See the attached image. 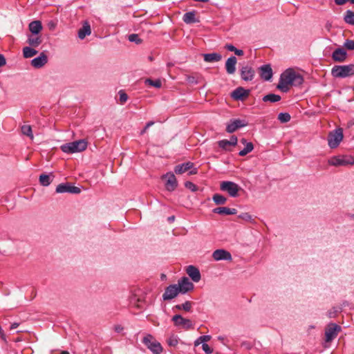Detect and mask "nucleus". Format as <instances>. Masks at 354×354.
I'll list each match as a JSON object with an SVG mask.
<instances>
[{
	"mask_svg": "<svg viewBox=\"0 0 354 354\" xmlns=\"http://www.w3.org/2000/svg\"><path fill=\"white\" fill-rule=\"evenodd\" d=\"M281 100V96L279 95L274 94V93H270L268 94L263 97V101L270 102H279Z\"/></svg>",
	"mask_w": 354,
	"mask_h": 354,
	"instance_id": "c756f323",
	"label": "nucleus"
},
{
	"mask_svg": "<svg viewBox=\"0 0 354 354\" xmlns=\"http://www.w3.org/2000/svg\"><path fill=\"white\" fill-rule=\"evenodd\" d=\"M303 82L304 78L300 73L292 68H288L281 73L277 88L281 91L287 92L289 86H299Z\"/></svg>",
	"mask_w": 354,
	"mask_h": 354,
	"instance_id": "f257e3e1",
	"label": "nucleus"
},
{
	"mask_svg": "<svg viewBox=\"0 0 354 354\" xmlns=\"http://www.w3.org/2000/svg\"><path fill=\"white\" fill-rule=\"evenodd\" d=\"M145 83L156 88H160L162 86V83L160 80H152L151 79H147L145 80Z\"/></svg>",
	"mask_w": 354,
	"mask_h": 354,
	"instance_id": "4c0bfd02",
	"label": "nucleus"
},
{
	"mask_svg": "<svg viewBox=\"0 0 354 354\" xmlns=\"http://www.w3.org/2000/svg\"><path fill=\"white\" fill-rule=\"evenodd\" d=\"M347 57L346 51L342 48L335 49L332 54V58L335 62H342L345 61Z\"/></svg>",
	"mask_w": 354,
	"mask_h": 354,
	"instance_id": "412c9836",
	"label": "nucleus"
},
{
	"mask_svg": "<svg viewBox=\"0 0 354 354\" xmlns=\"http://www.w3.org/2000/svg\"><path fill=\"white\" fill-rule=\"evenodd\" d=\"M21 133L25 135V136H27L28 137H29L31 140H33V134H32V127L29 124H24L22 127H21Z\"/></svg>",
	"mask_w": 354,
	"mask_h": 354,
	"instance_id": "2f4dec72",
	"label": "nucleus"
},
{
	"mask_svg": "<svg viewBox=\"0 0 354 354\" xmlns=\"http://www.w3.org/2000/svg\"><path fill=\"white\" fill-rule=\"evenodd\" d=\"M28 27L32 35H38L42 29V25L40 21H33L30 22Z\"/></svg>",
	"mask_w": 354,
	"mask_h": 354,
	"instance_id": "cd10ccee",
	"label": "nucleus"
},
{
	"mask_svg": "<svg viewBox=\"0 0 354 354\" xmlns=\"http://www.w3.org/2000/svg\"><path fill=\"white\" fill-rule=\"evenodd\" d=\"M344 46L348 50H354V41L347 39L345 41Z\"/></svg>",
	"mask_w": 354,
	"mask_h": 354,
	"instance_id": "a18cd8bd",
	"label": "nucleus"
},
{
	"mask_svg": "<svg viewBox=\"0 0 354 354\" xmlns=\"http://www.w3.org/2000/svg\"><path fill=\"white\" fill-rule=\"evenodd\" d=\"M181 307L183 308V310L187 312H189L192 308V303L189 301H185L183 304H181Z\"/></svg>",
	"mask_w": 354,
	"mask_h": 354,
	"instance_id": "49530a36",
	"label": "nucleus"
},
{
	"mask_svg": "<svg viewBox=\"0 0 354 354\" xmlns=\"http://www.w3.org/2000/svg\"><path fill=\"white\" fill-rule=\"evenodd\" d=\"M236 62L237 59L234 56H231L227 59L225 62V69L227 73L232 75L235 73Z\"/></svg>",
	"mask_w": 354,
	"mask_h": 354,
	"instance_id": "5701e85b",
	"label": "nucleus"
},
{
	"mask_svg": "<svg viewBox=\"0 0 354 354\" xmlns=\"http://www.w3.org/2000/svg\"><path fill=\"white\" fill-rule=\"evenodd\" d=\"M37 53V50L33 48L26 46L23 48V55L25 58H30Z\"/></svg>",
	"mask_w": 354,
	"mask_h": 354,
	"instance_id": "7c9ffc66",
	"label": "nucleus"
},
{
	"mask_svg": "<svg viewBox=\"0 0 354 354\" xmlns=\"http://www.w3.org/2000/svg\"><path fill=\"white\" fill-rule=\"evenodd\" d=\"M344 21L348 24L354 25V12L347 10L344 15Z\"/></svg>",
	"mask_w": 354,
	"mask_h": 354,
	"instance_id": "c9c22d12",
	"label": "nucleus"
},
{
	"mask_svg": "<svg viewBox=\"0 0 354 354\" xmlns=\"http://www.w3.org/2000/svg\"><path fill=\"white\" fill-rule=\"evenodd\" d=\"M249 91L243 87H238L232 93V97L236 100H241L249 95Z\"/></svg>",
	"mask_w": 354,
	"mask_h": 354,
	"instance_id": "4be33fe9",
	"label": "nucleus"
},
{
	"mask_svg": "<svg viewBox=\"0 0 354 354\" xmlns=\"http://www.w3.org/2000/svg\"><path fill=\"white\" fill-rule=\"evenodd\" d=\"M57 193H71V194H80L81 189L70 183H61L56 187Z\"/></svg>",
	"mask_w": 354,
	"mask_h": 354,
	"instance_id": "ddd939ff",
	"label": "nucleus"
},
{
	"mask_svg": "<svg viewBox=\"0 0 354 354\" xmlns=\"http://www.w3.org/2000/svg\"><path fill=\"white\" fill-rule=\"evenodd\" d=\"M51 181L52 179L50 175L43 174L39 176V183L43 186H48Z\"/></svg>",
	"mask_w": 354,
	"mask_h": 354,
	"instance_id": "72a5a7b5",
	"label": "nucleus"
},
{
	"mask_svg": "<svg viewBox=\"0 0 354 354\" xmlns=\"http://www.w3.org/2000/svg\"><path fill=\"white\" fill-rule=\"evenodd\" d=\"M86 147L87 142L84 140H79L62 145L60 148L66 153H74L83 151Z\"/></svg>",
	"mask_w": 354,
	"mask_h": 354,
	"instance_id": "7ed1b4c3",
	"label": "nucleus"
},
{
	"mask_svg": "<svg viewBox=\"0 0 354 354\" xmlns=\"http://www.w3.org/2000/svg\"><path fill=\"white\" fill-rule=\"evenodd\" d=\"M187 171H189V175L196 174L198 172L197 168L194 167V163L192 162L178 165L174 168V171L177 174H181Z\"/></svg>",
	"mask_w": 354,
	"mask_h": 354,
	"instance_id": "9d476101",
	"label": "nucleus"
},
{
	"mask_svg": "<svg viewBox=\"0 0 354 354\" xmlns=\"http://www.w3.org/2000/svg\"><path fill=\"white\" fill-rule=\"evenodd\" d=\"M342 129L338 128L330 132L328 137V145L331 149L337 147L343 139Z\"/></svg>",
	"mask_w": 354,
	"mask_h": 354,
	"instance_id": "6e6552de",
	"label": "nucleus"
},
{
	"mask_svg": "<svg viewBox=\"0 0 354 354\" xmlns=\"http://www.w3.org/2000/svg\"><path fill=\"white\" fill-rule=\"evenodd\" d=\"M261 77L265 81H269L272 77V70L270 64H265L259 68Z\"/></svg>",
	"mask_w": 354,
	"mask_h": 354,
	"instance_id": "a211bd4d",
	"label": "nucleus"
},
{
	"mask_svg": "<svg viewBox=\"0 0 354 354\" xmlns=\"http://www.w3.org/2000/svg\"><path fill=\"white\" fill-rule=\"evenodd\" d=\"M176 284H171L167 286L162 295V299L164 301L171 300L176 297L179 294Z\"/></svg>",
	"mask_w": 354,
	"mask_h": 354,
	"instance_id": "2eb2a0df",
	"label": "nucleus"
},
{
	"mask_svg": "<svg viewBox=\"0 0 354 354\" xmlns=\"http://www.w3.org/2000/svg\"><path fill=\"white\" fill-rule=\"evenodd\" d=\"M290 115L288 113H280L278 115V120L282 123L289 122L290 120Z\"/></svg>",
	"mask_w": 354,
	"mask_h": 354,
	"instance_id": "e433bc0d",
	"label": "nucleus"
},
{
	"mask_svg": "<svg viewBox=\"0 0 354 354\" xmlns=\"http://www.w3.org/2000/svg\"><path fill=\"white\" fill-rule=\"evenodd\" d=\"M185 187L192 192H196L198 189L197 186L190 181L185 182Z\"/></svg>",
	"mask_w": 354,
	"mask_h": 354,
	"instance_id": "37998d69",
	"label": "nucleus"
},
{
	"mask_svg": "<svg viewBox=\"0 0 354 354\" xmlns=\"http://www.w3.org/2000/svg\"><path fill=\"white\" fill-rule=\"evenodd\" d=\"M163 178H166L165 187L167 190L169 192L174 191L178 185L175 175L173 173H167Z\"/></svg>",
	"mask_w": 354,
	"mask_h": 354,
	"instance_id": "f3484780",
	"label": "nucleus"
},
{
	"mask_svg": "<svg viewBox=\"0 0 354 354\" xmlns=\"http://www.w3.org/2000/svg\"><path fill=\"white\" fill-rule=\"evenodd\" d=\"M342 330V328L340 326L337 325L335 323H330L327 325L325 328V338L324 346L325 348L328 347V344L330 343L333 339H335L338 333Z\"/></svg>",
	"mask_w": 354,
	"mask_h": 354,
	"instance_id": "39448f33",
	"label": "nucleus"
},
{
	"mask_svg": "<svg viewBox=\"0 0 354 354\" xmlns=\"http://www.w3.org/2000/svg\"><path fill=\"white\" fill-rule=\"evenodd\" d=\"M204 61L206 62H219L222 56L217 53H207L203 55Z\"/></svg>",
	"mask_w": 354,
	"mask_h": 354,
	"instance_id": "a878e982",
	"label": "nucleus"
},
{
	"mask_svg": "<svg viewBox=\"0 0 354 354\" xmlns=\"http://www.w3.org/2000/svg\"><path fill=\"white\" fill-rule=\"evenodd\" d=\"M174 325L184 330H189L194 328V324L189 319L183 317L180 315H175L171 318Z\"/></svg>",
	"mask_w": 354,
	"mask_h": 354,
	"instance_id": "1a4fd4ad",
	"label": "nucleus"
},
{
	"mask_svg": "<svg viewBox=\"0 0 354 354\" xmlns=\"http://www.w3.org/2000/svg\"><path fill=\"white\" fill-rule=\"evenodd\" d=\"M153 124H154V122H152V121H150V122H147V123L146 124V126L145 127V128L141 131L140 134H142H142H144V133L147 131V130L150 127H151Z\"/></svg>",
	"mask_w": 354,
	"mask_h": 354,
	"instance_id": "8fccbe9b",
	"label": "nucleus"
},
{
	"mask_svg": "<svg viewBox=\"0 0 354 354\" xmlns=\"http://www.w3.org/2000/svg\"><path fill=\"white\" fill-rule=\"evenodd\" d=\"M347 1H349V0H335V3L339 6L343 5ZM350 1L354 3V0H350Z\"/></svg>",
	"mask_w": 354,
	"mask_h": 354,
	"instance_id": "864d4df0",
	"label": "nucleus"
},
{
	"mask_svg": "<svg viewBox=\"0 0 354 354\" xmlns=\"http://www.w3.org/2000/svg\"><path fill=\"white\" fill-rule=\"evenodd\" d=\"M118 94L120 104H124L128 100L127 94L122 90L119 91Z\"/></svg>",
	"mask_w": 354,
	"mask_h": 354,
	"instance_id": "a19ab883",
	"label": "nucleus"
},
{
	"mask_svg": "<svg viewBox=\"0 0 354 354\" xmlns=\"http://www.w3.org/2000/svg\"><path fill=\"white\" fill-rule=\"evenodd\" d=\"M91 33V26L88 21H84L82 27L78 31V37L84 39Z\"/></svg>",
	"mask_w": 354,
	"mask_h": 354,
	"instance_id": "b1692460",
	"label": "nucleus"
},
{
	"mask_svg": "<svg viewBox=\"0 0 354 354\" xmlns=\"http://www.w3.org/2000/svg\"><path fill=\"white\" fill-rule=\"evenodd\" d=\"M129 40L131 42H135L136 44H140L141 39L139 38L137 34H131L129 35Z\"/></svg>",
	"mask_w": 354,
	"mask_h": 354,
	"instance_id": "79ce46f5",
	"label": "nucleus"
},
{
	"mask_svg": "<svg viewBox=\"0 0 354 354\" xmlns=\"http://www.w3.org/2000/svg\"><path fill=\"white\" fill-rule=\"evenodd\" d=\"M174 308H176V309H177V310H183V308L181 307V304L176 305V306H174Z\"/></svg>",
	"mask_w": 354,
	"mask_h": 354,
	"instance_id": "e2e57ef3",
	"label": "nucleus"
},
{
	"mask_svg": "<svg viewBox=\"0 0 354 354\" xmlns=\"http://www.w3.org/2000/svg\"><path fill=\"white\" fill-rule=\"evenodd\" d=\"M240 218H242L247 221H252V216L249 214L248 213H243L239 216Z\"/></svg>",
	"mask_w": 354,
	"mask_h": 354,
	"instance_id": "09e8293b",
	"label": "nucleus"
},
{
	"mask_svg": "<svg viewBox=\"0 0 354 354\" xmlns=\"http://www.w3.org/2000/svg\"><path fill=\"white\" fill-rule=\"evenodd\" d=\"M331 75L335 78H345L354 75V64L334 66L331 69Z\"/></svg>",
	"mask_w": 354,
	"mask_h": 354,
	"instance_id": "f03ea898",
	"label": "nucleus"
},
{
	"mask_svg": "<svg viewBox=\"0 0 354 354\" xmlns=\"http://www.w3.org/2000/svg\"><path fill=\"white\" fill-rule=\"evenodd\" d=\"M41 41L42 40L41 37L38 36L37 35H29L27 41L28 44L33 48L38 47L41 44Z\"/></svg>",
	"mask_w": 354,
	"mask_h": 354,
	"instance_id": "bb28decb",
	"label": "nucleus"
},
{
	"mask_svg": "<svg viewBox=\"0 0 354 354\" xmlns=\"http://www.w3.org/2000/svg\"><path fill=\"white\" fill-rule=\"evenodd\" d=\"M328 164L334 167H347L354 165V157L350 155H337L330 157Z\"/></svg>",
	"mask_w": 354,
	"mask_h": 354,
	"instance_id": "20e7f679",
	"label": "nucleus"
},
{
	"mask_svg": "<svg viewBox=\"0 0 354 354\" xmlns=\"http://www.w3.org/2000/svg\"><path fill=\"white\" fill-rule=\"evenodd\" d=\"M237 141H238L237 138L234 136H232L230 138V140H228V142H230V145H231L232 146L236 145Z\"/></svg>",
	"mask_w": 354,
	"mask_h": 354,
	"instance_id": "3c124183",
	"label": "nucleus"
},
{
	"mask_svg": "<svg viewBox=\"0 0 354 354\" xmlns=\"http://www.w3.org/2000/svg\"><path fill=\"white\" fill-rule=\"evenodd\" d=\"M220 189L221 191L227 192L230 196L233 198L238 196L239 192L241 189L238 184L232 181H222L220 183Z\"/></svg>",
	"mask_w": 354,
	"mask_h": 354,
	"instance_id": "0eeeda50",
	"label": "nucleus"
},
{
	"mask_svg": "<svg viewBox=\"0 0 354 354\" xmlns=\"http://www.w3.org/2000/svg\"><path fill=\"white\" fill-rule=\"evenodd\" d=\"M211 338L212 337L209 335L200 336L194 341V346H198L200 344H203V343L207 344V342H209Z\"/></svg>",
	"mask_w": 354,
	"mask_h": 354,
	"instance_id": "473e14b6",
	"label": "nucleus"
},
{
	"mask_svg": "<svg viewBox=\"0 0 354 354\" xmlns=\"http://www.w3.org/2000/svg\"><path fill=\"white\" fill-rule=\"evenodd\" d=\"M176 286L178 288V290L181 294H186L187 292L193 290L194 288L193 283L191 282L186 277H183L180 279Z\"/></svg>",
	"mask_w": 354,
	"mask_h": 354,
	"instance_id": "9b49d317",
	"label": "nucleus"
},
{
	"mask_svg": "<svg viewBox=\"0 0 354 354\" xmlns=\"http://www.w3.org/2000/svg\"><path fill=\"white\" fill-rule=\"evenodd\" d=\"M212 200L216 205H224L227 201V198L225 196L218 194H215L212 197Z\"/></svg>",
	"mask_w": 354,
	"mask_h": 354,
	"instance_id": "f704fd0d",
	"label": "nucleus"
},
{
	"mask_svg": "<svg viewBox=\"0 0 354 354\" xmlns=\"http://www.w3.org/2000/svg\"><path fill=\"white\" fill-rule=\"evenodd\" d=\"M47 62V56L44 53H41L39 56L32 59L31 65L36 68H40L44 66Z\"/></svg>",
	"mask_w": 354,
	"mask_h": 354,
	"instance_id": "aec40b11",
	"label": "nucleus"
},
{
	"mask_svg": "<svg viewBox=\"0 0 354 354\" xmlns=\"http://www.w3.org/2000/svg\"><path fill=\"white\" fill-rule=\"evenodd\" d=\"M167 344L170 346H176L178 344V337L176 335H171L167 339Z\"/></svg>",
	"mask_w": 354,
	"mask_h": 354,
	"instance_id": "58836bf2",
	"label": "nucleus"
},
{
	"mask_svg": "<svg viewBox=\"0 0 354 354\" xmlns=\"http://www.w3.org/2000/svg\"><path fill=\"white\" fill-rule=\"evenodd\" d=\"M240 142L245 145V147L239 151V156H245L254 149L253 144L251 142H247L245 138L241 139Z\"/></svg>",
	"mask_w": 354,
	"mask_h": 354,
	"instance_id": "393cba45",
	"label": "nucleus"
},
{
	"mask_svg": "<svg viewBox=\"0 0 354 354\" xmlns=\"http://www.w3.org/2000/svg\"><path fill=\"white\" fill-rule=\"evenodd\" d=\"M212 258L215 261H232V257L230 252L224 249H218L213 252Z\"/></svg>",
	"mask_w": 354,
	"mask_h": 354,
	"instance_id": "4468645a",
	"label": "nucleus"
},
{
	"mask_svg": "<svg viewBox=\"0 0 354 354\" xmlns=\"http://www.w3.org/2000/svg\"><path fill=\"white\" fill-rule=\"evenodd\" d=\"M241 77L243 81H252L254 79L255 71L249 66H243L240 70Z\"/></svg>",
	"mask_w": 354,
	"mask_h": 354,
	"instance_id": "dca6fc26",
	"label": "nucleus"
},
{
	"mask_svg": "<svg viewBox=\"0 0 354 354\" xmlns=\"http://www.w3.org/2000/svg\"><path fill=\"white\" fill-rule=\"evenodd\" d=\"M142 343L153 354H161L163 351L160 343L151 334H147L143 337Z\"/></svg>",
	"mask_w": 354,
	"mask_h": 354,
	"instance_id": "423d86ee",
	"label": "nucleus"
},
{
	"mask_svg": "<svg viewBox=\"0 0 354 354\" xmlns=\"http://www.w3.org/2000/svg\"><path fill=\"white\" fill-rule=\"evenodd\" d=\"M237 213V210L234 208L228 207V215H233Z\"/></svg>",
	"mask_w": 354,
	"mask_h": 354,
	"instance_id": "13d9d810",
	"label": "nucleus"
},
{
	"mask_svg": "<svg viewBox=\"0 0 354 354\" xmlns=\"http://www.w3.org/2000/svg\"><path fill=\"white\" fill-rule=\"evenodd\" d=\"M18 326H19V324H18V323L15 322V323H13V324H11V326H10V329H11V330L15 329V328H17L18 327Z\"/></svg>",
	"mask_w": 354,
	"mask_h": 354,
	"instance_id": "052dcab7",
	"label": "nucleus"
},
{
	"mask_svg": "<svg viewBox=\"0 0 354 354\" xmlns=\"http://www.w3.org/2000/svg\"><path fill=\"white\" fill-rule=\"evenodd\" d=\"M338 311H339V310H338V309H337V310H335V313H331V312H330V313H329V317H334L335 316V313H336L337 312H338Z\"/></svg>",
	"mask_w": 354,
	"mask_h": 354,
	"instance_id": "680f3d73",
	"label": "nucleus"
},
{
	"mask_svg": "<svg viewBox=\"0 0 354 354\" xmlns=\"http://www.w3.org/2000/svg\"><path fill=\"white\" fill-rule=\"evenodd\" d=\"M123 329H124L123 326L120 324L114 326V330L116 333H120L123 330Z\"/></svg>",
	"mask_w": 354,
	"mask_h": 354,
	"instance_id": "6e6d98bb",
	"label": "nucleus"
},
{
	"mask_svg": "<svg viewBox=\"0 0 354 354\" xmlns=\"http://www.w3.org/2000/svg\"><path fill=\"white\" fill-rule=\"evenodd\" d=\"M174 218H175V217L174 216H171L169 217L168 219L169 221H174Z\"/></svg>",
	"mask_w": 354,
	"mask_h": 354,
	"instance_id": "69168bd1",
	"label": "nucleus"
},
{
	"mask_svg": "<svg viewBox=\"0 0 354 354\" xmlns=\"http://www.w3.org/2000/svg\"><path fill=\"white\" fill-rule=\"evenodd\" d=\"M218 146L219 147L225 149V150H227V147L228 146H232L231 145H230V142H228L227 140H220L218 142Z\"/></svg>",
	"mask_w": 354,
	"mask_h": 354,
	"instance_id": "c03bdc74",
	"label": "nucleus"
},
{
	"mask_svg": "<svg viewBox=\"0 0 354 354\" xmlns=\"http://www.w3.org/2000/svg\"><path fill=\"white\" fill-rule=\"evenodd\" d=\"M61 354H70L68 351H63Z\"/></svg>",
	"mask_w": 354,
	"mask_h": 354,
	"instance_id": "338daca9",
	"label": "nucleus"
},
{
	"mask_svg": "<svg viewBox=\"0 0 354 354\" xmlns=\"http://www.w3.org/2000/svg\"><path fill=\"white\" fill-rule=\"evenodd\" d=\"M347 216L351 219H354V214H348Z\"/></svg>",
	"mask_w": 354,
	"mask_h": 354,
	"instance_id": "0e129e2a",
	"label": "nucleus"
},
{
	"mask_svg": "<svg viewBox=\"0 0 354 354\" xmlns=\"http://www.w3.org/2000/svg\"><path fill=\"white\" fill-rule=\"evenodd\" d=\"M353 122H349V125H352Z\"/></svg>",
	"mask_w": 354,
	"mask_h": 354,
	"instance_id": "774afa93",
	"label": "nucleus"
},
{
	"mask_svg": "<svg viewBox=\"0 0 354 354\" xmlns=\"http://www.w3.org/2000/svg\"><path fill=\"white\" fill-rule=\"evenodd\" d=\"M217 339L224 345H227L228 339L224 336H218Z\"/></svg>",
	"mask_w": 354,
	"mask_h": 354,
	"instance_id": "603ef678",
	"label": "nucleus"
},
{
	"mask_svg": "<svg viewBox=\"0 0 354 354\" xmlns=\"http://www.w3.org/2000/svg\"><path fill=\"white\" fill-rule=\"evenodd\" d=\"M6 64V61L4 56L0 54V67L4 66Z\"/></svg>",
	"mask_w": 354,
	"mask_h": 354,
	"instance_id": "4d7b16f0",
	"label": "nucleus"
},
{
	"mask_svg": "<svg viewBox=\"0 0 354 354\" xmlns=\"http://www.w3.org/2000/svg\"><path fill=\"white\" fill-rule=\"evenodd\" d=\"M248 125V122L245 120L232 119L226 127V131L232 133L236 131L238 129L245 127Z\"/></svg>",
	"mask_w": 354,
	"mask_h": 354,
	"instance_id": "f8f14e48",
	"label": "nucleus"
},
{
	"mask_svg": "<svg viewBox=\"0 0 354 354\" xmlns=\"http://www.w3.org/2000/svg\"><path fill=\"white\" fill-rule=\"evenodd\" d=\"M214 213L218 214L228 215V207H219L213 209Z\"/></svg>",
	"mask_w": 354,
	"mask_h": 354,
	"instance_id": "ea45409f",
	"label": "nucleus"
},
{
	"mask_svg": "<svg viewBox=\"0 0 354 354\" xmlns=\"http://www.w3.org/2000/svg\"><path fill=\"white\" fill-rule=\"evenodd\" d=\"M234 53L238 56H241L243 55V51L241 49L236 48Z\"/></svg>",
	"mask_w": 354,
	"mask_h": 354,
	"instance_id": "bf43d9fd",
	"label": "nucleus"
},
{
	"mask_svg": "<svg viewBox=\"0 0 354 354\" xmlns=\"http://www.w3.org/2000/svg\"><path fill=\"white\" fill-rule=\"evenodd\" d=\"M186 272L193 281L197 283L201 279V275L198 268L194 266H189L186 268Z\"/></svg>",
	"mask_w": 354,
	"mask_h": 354,
	"instance_id": "6ab92c4d",
	"label": "nucleus"
},
{
	"mask_svg": "<svg viewBox=\"0 0 354 354\" xmlns=\"http://www.w3.org/2000/svg\"><path fill=\"white\" fill-rule=\"evenodd\" d=\"M225 48L227 50H230V51H232V52H234V51H235V50H236V47H234V46L232 44H226V45H225Z\"/></svg>",
	"mask_w": 354,
	"mask_h": 354,
	"instance_id": "5fc2aeb1",
	"label": "nucleus"
},
{
	"mask_svg": "<svg viewBox=\"0 0 354 354\" xmlns=\"http://www.w3.org/2000/svg\"><path fill=\"white\" fill-rule=\"evenodd\" d=\"M202 349L206 354H211L213 353V349L209 346L207 344H202Z\"/></svg>",
	"mask_w": 354,
	"mask_h": 354,
	"instance_id": "de8ad7c7",
	"label": "nucleus"
},
{
	"mask_svg": "<svg viewBox=\"0 0 354 354\" xmlns=\"http://www.w3.org/2000/svg\"><path fill=\"white\" fill-rule=\"evenodd\" d=\"M183 21L187 24L198 22L196 18V13L194 11L187 12L184 14L183 17Z\"/></svg>",
	"mask_w": 354,
	"mask_h": 354,
	"instance_id": "c85d7f7f",
	"label": "nucleus"
}]
</instances>
